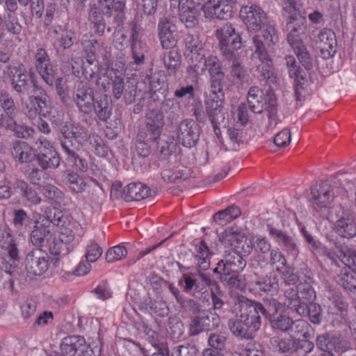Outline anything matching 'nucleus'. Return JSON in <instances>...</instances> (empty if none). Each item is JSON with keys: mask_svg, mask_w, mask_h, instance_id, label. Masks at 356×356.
<instances>
[{"mask_svg": "<svg viewBox=\"0 0 356 356\" xmlns=\"http://www.w3.org/2000/svg\"><path fill=\"white\" fill-rule=\"evenodd\" d=\"M252 305L258 315L261 314L268 321H270L280 313L281 303L274 298H265L263 302L252 301Z\"/></svg>", "mask_w": 356, "mask_h": 356, "instance_id": "obj_27", "label": "nucleus"}, {"mask_svg": "<svg viewBox=\"0 0 356 356\" xmlns=\"http://www.w3.org/2000/svg\"><path fill=\"white\" fill-rule=\"evenodd\" d=\"M185 49L194 55H197L200 59L206 56V50L200 37L197 34H187L184 39Z\"/></svg>", "mask_w": 356, "mask_h": 356, "instance_id": "obj_35", "label": "nucleus"}, {"mask_svg": "<svg viewBox=\"0 0 356 356\" xmlns=\"http://www.w3.org/2000/svg\"><path fill=\"white\" fill-rule=\"evenodd\" d=\"M51 254L54 256H64L72 248L71 245H67L60 238L49 241L47 247Z\"/></svg>", "mask_w": 356, "mask_h": 356, "instance_id": "obj_51", "label": "nucleus"}, {"mask_svg": "<svg viewBox=\"0 0 356 356\" xmlns=\"http://www.w3.org/2000/svg\"><path fill=\"white\" fill-rule=\"evenodd\" d=\"M291 47L293 49L302 66L308 70L312 69L313 66L312 59L304 43L295 44L291 46Z\"/></svg>", "mask_w": 356, "mask_h": 356, "instance_id": "obj_52", "label": "nucleus"}, {"mask_svg": "<svg viewBox=\"0 0 356 356\" xmlns=\"http://www.w3.org/2000/svg\"><path fill=\"white\" fill-rule=\"evenodd\" d=\"M39 152L35 155L38 165L43 170L56 169L60 163L58 153L46 139L38 138L35 143Z\"/></svg>", "mask_w": 356, "mask_h": 356, "instance_id": "obj_9", "label": "nucleus"}, {"mask_svg": "<svg viewBox=\"0 0 356 356\" xmlns=\"http://www.w3.org/2000/svg\"><path fill=\"white\" fill-rule=\"evenodd\" d=\"M216 37L219 41V48L221 54L226 60L232 61L231 65V76L242 81L246 76V72L241 65L239 58L236 56L235 51L241 47L243 39L239 33L231 24H225L215 32Z\"/></svg>", "mask_w": 356, "mask_h": 356, "instance_id": "obj_1", "label": "nucleus"}, {"mask_svg": "<svg viewBox=\"0 0 356 356\" xmlns=\"http://www.w3.org/2000/svg\"><path fill=\"white\" fill-rule=\"evenodd\" d=\"M251 282L257 286L259 291L271 296L277 294L280 289L279 279L272 273L265 277L252 279Z\"/></svg>", "mask_w": 356, "mask_h": 356, "instance_id": "obj_31", "label": "nucleus"}, {"mask_svg": "<svg viewBox=\"0 0 356 356\" xmlns=\"http://www.w3.org/2000/svg\"><path fill=\"white\" fill-rule=\"evenodd\" d=\"M102 248L95 241H91L86 247V259L88 262H95L102 254Z\"/></svg>", "mask_w": 356, "mask_h": 356, "instance_id": "obj_64", "label": "nucleus"}, {"mask_svg": "<svg viewBox=\"0 0 356 356\" xmlns=\"http://www.w3.org/2000/svg\"><path fill=\"white\" fill-rule=\"evenodd\" d=\"M35 67L45 83L49 86L54 85V70L50 58L44 48H38L34 56Z\"/></svg>", "mask_w": 356, "mask_h": 356, "instance_id": "obj_19", "label": "nucleus"}, {"mask_svg": "<svg viewBox=\"0 0 356 356\" xmlns=\"http://www.w3.org/2000/svg\"><path fill=\"white\" fill-rule=\"evenodd\" d=\"M47 35L51 39V45L58 55H64L67 50L71 49L76 40L74 31L61 26L49 28Z\"/></svg>", "mask_w": 356, "mask_h": 356, "instance_id": "obj_8", "label": "nucleus"}, {"mask_svg": "<svg viewBox=\"0 0 356 356\" xmlns=\"http://www.w3.org/2000/svg\"><path fill=\"white\" fill-rule=\"evenodd\" d=\"M291 321V318L284 313L281 312L269 321V323L274 330L287 333L288 329L290 327L289 325Z\"/></svg>", "mask_w": 356, "mask_h": 356, "instance_id": "obj_58", "label": "nucleus"}, {"mask_svg": "<svg viewBox=\"0 0 356 356\" xmlns=\"http://www.w3.org/2000/svg\"><path fill=\"white\" fill-rule=\"evenodd\" d=\"M51 239V232L46 223L36 225L30 234V241L37 248L36 250H43L42 248H47Z\"/></svg>", "mask_w": 356, "mask_h": 356, "instance_id": "obj_26", "label": "nucleus"}, {"mask_svg": "<svg viewBox=\"0 0 356 356\" xmlns=\"http://www.w3.org/2000/svg\"><path fill=\"white\" fill-rule=\"evenodd\" d=\"M162 60L168 74H175L181 63V56L177 49L167 50L163 53Z\"/></svg>", "mask_w": 356, "mask_h": 356, "instance_id": "obj_39", "label": "nucleus"}, {"mask_svg": "<svg viewBox=\"0 0 356 356\" xmlns=\"http://www.w3.org/2000/svg\"><path fill=\"white\" fill-rule=\"evenodd\" d=\"M269 263L279 273L283 271L287 267L286 259L278 249L270 250Z\"/></svg>", "mask_w": 356, "mask_h": 356, "instance_id": "obj_62", "label": "nucleus"}, {"mask_svg": "<svg viewBox=\"0 0 356 356\" xmlns=\"http://www.w3.org/2000/svg\"><path fill=\"white\" fill-rule=\"evenodd\" d=\"M60 132L63 138H67L81 143L84 140V131L82 127L74 124L62 126Z\"/></svg>", "mask_w": 356, "mask_h": 356, "instance_id": "obj_44", "label": "nucleus"}, {"mask_svg": "<svg viewBox=\"0 0 356 356\" xmlns=\"http://www.w3.org/2000/svg\"><path fill=\"white\" fill-rule=\"evenodd\" d=\"M293 348L296 356H307L314 350V344L307 339H297L293 343Z\"/></svg>", "mask_w": 356, "mask_h": 356, "instance_id": "obj_60", "label": "nucleus"}, {"mask_svg": "<svg viewBox=\"0 0 356 356\" xmlns=\"http://www.w3.org/2000/svg\"><path fill=\"white\" fill-rule=\"evenodd\" d=\"M204 60L203 67L208 71L209 77L225 74L223 67L220 59L214 56H209L203 58Z\"/></svg>", "mask_w": 356, "mask_h": 356, "instance_id": "obj_46", "label": "nucleus"}, {"mask_svg": "<svg viewBox=\"0 0 356 356\" xmlns=\"http://www.w3.org/2000/svg\"><path fill=\"white\" fill-rule=\"evenodd\" d=\"M249 108L254 113H261L266 104V93L257 86H252L247 96Z\"/></svg>", "mask_w": 356, "mask_h": 356, "instance_id": "obj_32", "label": "nucleus"}, {"mask_svg": "<svg viewBox=\"0 0 356 356\" xmlns=\"http://www.w3.org/2000/svg\"><path fill=\"white\" fill-rule=\"evenodd\" d=\"M151 190L141 183H131L123 190L122 197L126 201H139L152 196Z\"/></svg>", "mask_w": 356, "mask_h": 356, "instance_id": "obj_29", "label": "nucleus"}, {"mask_svg": "<svg viewBox=\"0 0 356 356\" xmlns=\"http://www.w3.org/2000/svg\"><path fill=\"white\" fill-rule=\"evenodd\" d=\"M267 229L270 236L275 240L289 256L293 258H296L298 256L299 247L293 236L276 228L271 224L267 225Z\"/></svg>", "mask_w": 356, "mask_h": 356, "instance_id": "obj_18", "label": "nucleus"}, {"mask_svg": "<svg viewBox=\"0 0 356 356\" xmlns=\"http://www.w3.org/2000/svg\"><path fill=\"white\" fill-rule=\"evenodd\" d=\"M334 231L345 238L356 236V220L353 212L343 209L341 216L335 222Z\"/></svg>", "mask_w": 356, "mask_h": 356, "instance_id": "obj_20", "label": "nucleus"}, {"mask_svg": "<svg viewBox=\"0 0 356 356\" xmlns=\"http://www.w3.org/2000/svg\"><path fill=\"white\" fill-rule=\"evenodd\" d=\"M336 178L334 180H327L319 185L311 188L312 202L320 208L327 207L332 201L334 197L339 193L332 184H337Z\"/></svg>", "mask_w": 356, "mask_h": 356, "instance_id": "obj_12", "label": "nucleus"}, {"mask_svg": "<svg viewBox=\"0 0 356 356\" xmlns=\"http://www.w3.org/2000/svg\"><path fill=\"white\" fill-rule=\"evenodd\" d=\"M300 302L309 304L313 302L316 298V292L312 286V280L310 278L300 282L297 285Z\"/></svg>", "mask_w": 356, "mask_h": 356, "instance_id": "obj_43", "label": "nucleus"}, {"mask_svg": "<svg viewBox=\"0 0 356 356\" xmlns=\"http://www.w3.org/2000/svg\"><path fill=\"white\" fill-rule=\"evenodd\" d=\"M177 105L172 99H165L161 103L159 112L161 114L163 118L165 117L167 122L172 124L179 118L177 113Z\"/></svg>", "mask_w": 356, "mask_h": 356, "instance_id": "obj_40", "label": "nucleus"}, {"mask_svg": "<svg viewBox=\"0 0 356 356\" xmlns=\"http://www.w3.org/2000/svg\"><path fill=\"white\" fill-rule=\"evenodd\" d=\"M164 119L159 112V109L149 110L145 115V127L147 135L150 136L152 142L156 141L162 132Z\"/></svg>", "mask_w": 356, "mask_h": 356, "instance_id": "obj_24", "label": "nucleus"}, {"mask_svg": "<svg viewBox=\"0 0 356 356\" xmlns=\"http://www.w3.org/2000/svg\"><path fill=\"white\" fill-rule=\"evenodd\" d=\"M230 332L236 337L241 339H250L248 332L246 330L244 323L241 315L229 319L227 323Z\"/></svg>", "mask_w": 356, "mask_h": 356, "instance_id": "obj_45", "label": "nucleus"}, {"mask_svg": "<svg viewBox=\"0 0 356 356\" xmlns=\"http://www.w3.org/2000/svg\"><path fill=\"white\" fill-rule=\"evenodd\" d=\"M265 111L268 116V125L266 128V131L274 129L280 122L277 118V103L276 96L270 88L266 92V107Z\"/></svg>", "mask_w": 356, "mask_h": 356, "instance_id": "obj_28", "label": "nucleus"}, {"mask_svg": "<svg viewBox=\"0 0 356 356\" xmlns=\"http://www.w3.org/2000/svg\"><path fill=\"white\" fill-rule=\"evenodd\" d=\"M13 248H17L14 236L9 228H0V248L6 250Z\"/></svg>", "mask_w": 356, "mask_h": 356, "instance_id": "obj_59", "label": "nucleus"}, {"mask_svg": "<svg viewBox=\"0 0 356 356\" xmlns=\"http://www.w3.org/2000/svg\"><path fill=\"white\" fill-rule=\"evenodd\" d=\"M195 259L197 261L200 270H207L210 266V252L206 242L202 240L199 244L195 246Z\"/></svg>", "mask_w": 356, "mask_h": 356, "instance_id": "obj_41", "label": "nucleus"}, {"mask_svg": "<svg viewBox=\"0 0 356 356\" xmlns=\"http://www.w3.org/2000/svg\"><path fill=\"white\" fill-rule=\"evenodd\" d=\"M178 11L179 19L186 28L193 29L198 25L200 12L193 0H179Z\"/></svg>", "mask_w": 356, "mask_h": 356, "instance_id": "obj_21", "label": "nucleus"}, {"mask_svg": "<svg viewBox=\"0 0 356 356\" xmlns=\"http://www.w3.org/2000/svg\"><path fill=\"white\" fill-rule=\"evenodd\" d=\"M305 307H306V312L298 314L300 316L308 315L309 320L312 323L316 325L320 324L323 318L321 307L319 305L314 302H310L309 304L305 303Z\"/></svg>", "mask_w": 356, "mask_h": 356, "instance_id": "obj_56", "label": "nucleus"}, {"mask_svg": "<svg viewBox=\"0 0 356 356\" xmlns=\"http://www.w3.org/2000/svg\"><path fill=\"white\" fill-rule=\"evenodd\" d=\"M124 3L122 0H97V6L92 7L89 13V18L94 23L97 32L102 35L106 27L108 32L111 31L112 28L107 26L104 17L108 24L120 26L124 19Z\"/></svg>", "mask_w": 356, "mask_h": 356, "instance_id": "obj_2", "label": "nucleus"}, {"mask_svg": "<svg viewBox=\"0 0 356 356\" xmlns=\"http://www.w3.org/2000/svg\"><path fill=\"white\" fill-rule=\"evenodd\" d=\"M283 293L282 304L290 309H293L297 314H303L306 307L305 303L300 302L298 288L282 287Z\"/></svg>", "mask_w": 356, "mask_h": 356, "instance_id": "obj_25", "label": "nucleus"}, {"mask_svg": "<svg viewBox=\"0 0 356 356\" xmlns=\"http://www.w3.org/2000/svg\"><path fill=\"white\" fill-rule=\"evenodd\" d=\"M240 17L248 29L260 30L267 23V17L264 11L256 5L243 6L240 10Z\"/></svg>", "mask_w": 356, "mask_h": 356, "instance_id": "obj_16", "label": "nucleus"}, {"mask_svg": "<svg viewBox=\"0 0 356 356\" xmlns=\"http://www.w3.org/2000/svg\"><path fill=\"white\" fill-rule=\"evenodd\" d=\"M222 270L232 273H241L245 268L247 263L242 256L236 252L230 254L225 261L221 260Z\"/></svg>", "mask_w": 356, "mask_h": 356, "instance_id": "obj_38", "label": "nucleus"}, {"mask_svg": "<svg viewBox=\"0 0 356 356\" xmlns=\"http://www.w3.org/2000/svg\"><path fill=\"white\" fill-rule=\"evenodd\" d=\"M176 134L179 142L182 145L192 147L199 140V125L193 120L185 119L179 123Z\"/></svg>", "mask_w": 356, "mask_h": 356, "instance_id": "obj_13", "label": "nucleus"}, {"mask_svg": "<svg viewBox=\"0 0 356 356\" xmlns=\"http://www.w3.org/2000/svg\"><path fill=\"white\" fill-rule=\"evenodd\" d=\"M316 42L323 58L327 59L334 56L337 51V40L334 33L331 29L321 30Z\"/></svg>", "mask_w": 356, "mask_h": 356, "instance_id": "obj_23", "label": "nucleus"}, {"mask_svg": "<svg viewBox=\"0 0 356 356\" xmlns=\"http://www.w3.org/2000/svg\"><path fill=\"white\" fill-rule=\"evenodd\" d=\"M66 185L70 189L75 193H81L85 190L86 183L82 177L73 172H67L66 177Z\"/></svg>", "mask_w": 356, "mask_h": 356, "instance_id": "obj_57", "label": "nucleus"}, {"mask_svg": "<svg viewBox=\"0 0 356 356\" xmlns=\"http://www.w3.org/2000/svg\"><path fill=\"white\" fill-rule=\"evenodd\" d=\"M220 281L226 286L230 289H241L243 284L240 273L229 272L222 270L219 277Z\"/></svg>", "mask_w": 356, "mask_h": 356, "instance_id": "obj_47", "label": "nucleus"}, {"mask_svg": "<svg viewBox=\"0 0 356 356\" xmlns=\"http://www.w3.org/2000/svg\"><path fill=\"white\" fill-rule=\"evenodd\" d=\"M207 18L227 20L232 17L233 8L230 4L222 3L216 0H207L202 6Z\"/></svg>", "mask_w": 356, "mask_h": 356, "instance_id": "obj_22", "label": "nucleus"}, {"mask_svg": "<svg viewBox=\"0 0 356 356\" xmlns=\"http://www.w3.org/2000/svg\"><path fill=\"white\" fill-rule=\"evenodd\" d=\"M245 234L241 228L234 226L228 227L219 235L220 241L225 246H232L243 240Z\"/></svg>", "mask_w": 356, "mask_h": 356, "instance_id": "obj_36", "label": "nucleus"}, {"mask_svg": "<svg viewBox=\"0 0 356 356\" xmlns=\"http://www.w3.org/2000/svg\"><path fill=\"white\" fill-rule=\"evenodd\" d=\"M72 100L80 113L86 115L91 113L94 107L95 95L88 82L81 81L76 83Z\"/></svg>", "mask_w": 356, "mask_h": 356, "instance_id": "obj_10", "label": "nucleus"}, {"mask_svg": "<svg viewBox=\"0 0 356 356\" xmlns=\"http://www.w3.org/2000/svg\"><path fill=\"white\" fill-rule=\"evenodd\" d=\"M1 256V269L11 276L18 274L17 270L20 263L18 248H13L6 250Z\"/></svg>", "mask_w": 356, "mask_h": 356, "instance_id": "obj_30", "label": "nucleus"}, {"mask_svg": "<svg viewBox=\"0 0 356 356\" xmlns=\"http://www.w3.org/2000/svg\"><path fill=\"white\" fill-rule=\"evenodd\" d=\"M334 252L352 272L346 269L336 277L337 283L350 293L356 291V252L340 242L334 244Z\"/></svg>", "mask_w": 356, "mask_h": 356, "instance_id": "obj_3", "label": "nucleus"}, {"mask_svg": "<svg viewBox=\"0 0 356 356\" xmlns=\"http://www.w3.org/2000/svg\"><path fill=\"white\" fill-rule=\"evenodd\" d=\"M81 44L86 54V58H90L92 60L96 59L95 56L100 52L102 47V44L96 39L88 38L83 39Z\"/></svg>", "mask_w": 356, "mask_h": 356, "instance_id": "obj_55", "label": "nucleus"}, {"mask_svg": "<svg viewBox=\"0 0 356 356\" xmlns=\"http://www.w3.org/2000/svg\"><path fill=\"white\" fill-rule=\"evenodd\" d=\"M287 334L292 337L304 336L309 327V323L302 319L293 321L291 318Z\"/></svg>", "mask_w": 356, "mask_h": 356, "instance_id": "obj_61", "label": "nucleus"}, {"mask_svg": "<svg viewBox=\"0 0 356 356\" xmlns=\"http://www.w3.org/2000/svg\"><path fill=\"white\" fill-rule=\"evenodd\" d=\"M4 72L10 79L14 90L19 94H25L31 89L34 90L35 86H38L22 64L7 66Z\"/></svg>", "mask_w": 356, "mask_h": 356, "instance_id": "obj_6", "label": "nucleus"}, {"mask_svg": "<svg viewBox=\"0 0 356 356\" xmlns=\"http://www.w3.org/2000/svg\"><path fill=\"white\" fill-rule=\"evenodd\" d=\"M127 254V251L123 245H115L109 248L106 253V260L108 263L122 259Z\"/></svg>", "mask_w": 356, "mask_h": 356, "instance_id": "obj_63", "label": "nucleus"}, {"mask_svg": "<svg viewBox=\"0 0 356 356\" xmlns=\"http://www.w3.org/2000/svg\"><path fill=\"white\" fill-rule=\"evenodd\" d=\"M183 280L184 282V289L187 293H192L195 296L196 293H202L204 290V287L197 277L189 275L184 274Z\"/></svg>", "mask_w": 356, "mask_h": 356, "instance_id": "obj_54", "label": "nucleus"}, {"mask_svg": "<svg viewBox=\"0 0 356 356\" xmlns=\"http://www.w3.org/2000/svg\"><path fill=\"white\" fill-rule=\"evenodd\" d=\"M45 250H33L28 252L25 258V268L31 276H40L48 269L49 263Z\"/></svg>", "mask_w": 356, "mask_h": 356, "instance_id": "obj_15", "label": "nucleus"}, {"mask_svg": "<svg viewBox=\"0 0 356 356\" xmlns=\"http://www.w3.org/2000/svg\"><path fill=\"white\" fill-rule=\"evenodd\" d=\"M93 110L102 122H106L111 117L112 113V102L107 95H102L99 99L94 100Z\"/></svg>", "mask_w": 356, "mask_h": 356, "instance_id": "obj_33", "label": "nucleus"}, {"mask_svg": "<svg viewBox=\"0 0 356 356\" xmlns=\"http://www.w3.org/2000/svg\"><path fill=\"white\" fill-rule=\"evenodd\" d=\"M157 144V150L163 159H167L179 149V145L173 137H168L166 140L159 141Z\"/></svg>", "mask_w": 356, "mask_h": 356, "instance_id": "obj_49", "label": "nucleus"}, {"mask_svg": "<svg viewBox=\"0 0 356 356\" xmlns=\"http://www.w3.org/2000/svg\"><path fill=\"white\" fill-rule=\"evenodd\" d=\"M223 102L210 100L207 103V112L212 124H223L225 126L226 113L223 111Z\"/></svg>", "mask_w": 356, "mask_h": 356, "instance_id": "obj_34", "label": "nucleus"}, {"mask_svg": "<svg viewBox=\"0 0 356 356\" xmlns=\"http://www.w3.org/2000/svg\"><path fill=\"white\" fill-rule=\"evenodd\" d=\"M307 29L306 19L297 13L291 14L286 19V39L290 46L303 42L300 38Z\"/></svg>", "mask_w": 356, "mask_h": 356, "instance_id": "obj_14", "label": "nucleus"}, {"mask_svg": "<svg viewBox=\"0 0 356 356\" xmlns=\"http://www.w3.org/2000/svg\"><path fill=\"white\" fill-rule=\"evenodd\" d=\"M254 46V53L259 55L260 63L257 65V76L261 81H264L270 87L272 85H277V77L275 74L272 66V62L267 53L264 44L259 36L252 38Z\"/></svg>", "mask_w": 356, "mask_h": 356, "instance_id": "obj_4", "label": "nucleus"}, {"mask_svg": "<svg viewBox=\"0 0 356 356\" xmlns=\"http://www.w3.org/2000/svg\"><path fill=\"white\" fill-rule=\"evenodd\" d=\"M238 306L241 317L248 332L249 338L252 339L261 327V317L252 305V300L242 297L239 299Z\"/></svg>", "mask_w": 356, "mask_h": 356, "instance_id": "obj_11", "label": "nucleus"}, {"mask_svg": "<svg viewBox=\"0 0 356 356\" xmlns=\"http://www.w3.org/2000/svg\"><path fill=\"white\" fill-rule=\"evenodd\" d=\"M149 141H152L150 139V136L144 131H139L136 137V149L140 156L147 157L149 154Z\"/></svg>", "mask_w": 356, "mask_h": 356, "instance_id": "obj_50", "label": "nucleus"}, {"mask_svg": "<svg viewBox=\"0 0 356 356\" xmlns=\"http://www.w3.org/2000/svg\"><path fill=\"white\" fill-rule=\"evenodd\" d=\"M13 156L21 163L29 162L31 159V147L24 141H17L13 143Z\"/></svg>", "mask_w": 356, "mask_h": 356, "instance_id": "obj_42", "label": "nucleus"}, {"mask_svg": "<svg viewBox=\"0 0 356 356\" xmlns=\"http://www.w3.org/2000/svg\"><path fill=\"white\" fill-rule=\"evenodd\" d=\"M17 188L19 189L22 195L31 203L38 204L41 202V198L37 192L24 181L18 180L15 183Z\"/></svg>", "mask_w": 356, "mask_h": 356, "instance_id": "obj_53", "label": "nucleus"}, {"mask_svg": "<svg viewBox=\"0 0 356 356\" xmlns=\"http://www.w3.org/2000/svg\"><path fill=\"white\" fill-rule=\"evenodd\" d=\"M210 83V100H215L218 102H224L225 92L224 86L225 84V74L220 76H215L209 77Z\"/></svg>", "mask_w": 356, "mask_h": 356, "instance_id": "obj_37", "label": "nucleus"}, {"mask_svg": "<svg viewBox=\"0 0 356 356\" xmlns=\"http://www.w3.org/2000/svg\"><path fill=\"white\" fill-rule=\"evenodd\" d=\"M63 354L68 356H89L92 354V350L86 343L84 337L79 335L65 337L60 343Z\"/></svg>", "mask_w": 356, "mask_h": 356, "instance_id": "obj_17", "label": "nucleus"}, {"mask_svg": "<svg viewBox=\"0 0 356 356\" xmlns=\"http://www.w3.org/2000/svg\"><path fill=\"white\" fill-rule=\"evenodd\" d=\"M49 96L46 91L40 86H35L24 105V111L29 118H35L38 115L46 116L49 113Z\"/></svg>", "mask_w": 356, "mask_h": 356, "instance_id": "obj_5", "label": "nucleus"}, {"mask_svg": "<svg viewBox=\"0 0 356 356\" xmlns=\"http://www.w3.org/2000/svg\"><path fill=\"white\" fill-rule=\"evenodd\" d=\"M151 90L156 92L167 86L165 72L159 70L145 76Z\"/></svg>", "mask_w": 356, "mask_h": 356, "instance_id": "obj_48", "label": "nucleus"}, {"mask_svg": "<svg viewBox=\"0 0 356 356\" xmlns=\"http://www.w3.org/2000/svg\"><path fill=\"white\" fill-rule=\"evenodd\" d=\"M220 324V316L211 309L198 310L197 316L191 318L188 325V334L197 336L201 332H209L217 328Z\"/></svg>", "mask_w": 356, "mask_h": 356, "instance_id": "obj_7", "label": "nucleus"}]
</instances>
